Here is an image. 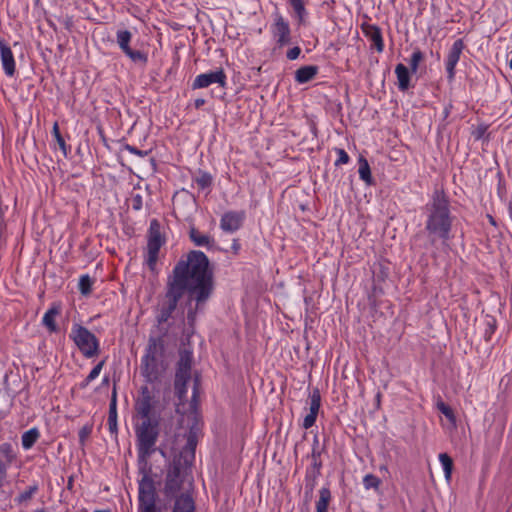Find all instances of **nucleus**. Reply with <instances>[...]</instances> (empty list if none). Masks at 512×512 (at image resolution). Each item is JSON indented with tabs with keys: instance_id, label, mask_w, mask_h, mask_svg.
Listing matches in <instances>:
<instances>
[{
	"instance_id": "obj_1",
	"label": "nucleus",
	"mask_w": 512,
	"mask_h": 512,
	"mask_svg": "<svg viewBox=\"0 0 512 512\" xmlns=\"http://www.w3.org/2000/svg\"><path fill=\"white\" fill-rule=\"evenodd\" d=\"M213 291L212 272L209 260L201 251H192L187 261H179L174 267L173 274L168 278L165 302L156 317L161 336L168 332V320L176 310L178 301L188 292L187 321L192 325L196 313L209 299Z\"/></svg>"
},
{
	"instance_id": "obj_2",
	"label": "nucleus",
	"mask_w": 512,
	"mask_h": 512,
	"mask_svg": "<svg viewBox=\"0 0 512 512\" xmlns=\"http://www.w3.org/2000/svg\"><path fill=\"white\" fill-rule=\"evenodd\" d=\"M182 424L189 427L187 442L178 457L173 459L165 481L164 492L166 496L173 497L174 500L183 493H189L190 481L186 480V469L194 459L195 448L198 437L201 433V424L196 413H190L182 417Z\"/></svg>"
},
{
	"instance_id": "obj_3",
	"label": "nucleus",
	"mask_w": 512,
	"mask_h": 512,
	"mask_svg": "<svg viewBox=\"0 0 512 512\" xmlns=\"http://www.w3.org/2000/svg\"><path fill=\"white\" fill-rule=\"evenodd\" d=\"M138 512H195V503L191 495L183 493L177 497L171 510L158 507L155 501V488L151 478L144 475L139 483Z\"/></svg>"
},
{
	"instance_id": "obj_4",
	"label": "nucleus",
	"mask_w": 512,
	"mask_h": 512,
	"mask_svg": "<svg viewBox=\"0 0 512 512\" xmlns=\"http://www.w3.org/2000/svg\"><path fill=\"white\" fill-rule=\"evenodd\" d=\"M168 367L165 345L162 336H151L142 358V375L150 383L158 381Z\"/></svg>"
},
{
	"instance_id": "obj_5",
	"label": "nucleus",
	"mask_w": 512,
	"mask_h": 512,
	"mask_svg": "<svg viewBox=\"0 0 512 512\" xmlns=\"http://www.w3.org/2000/svg\"><path fill=\"white\" fill-rule=\"evenodd\" d=\"M426 229L430 235L447 240L451 229L448 200L442 192H436Z\"/></svg>"
},
{
	"instance_id": "obj_6",
	"label": "nucleus",
	"mask_w": 512,
	"mask_h": 512,
	"mask_svg": "<svg viewBox=\"0 0 512 512\" xmlns=\"http://www.w3.org/2000/svg\"><path fill=\"white\" fill-rule=\"evenodd\" d=\"M159 420H137L135 434L137 437L138 459L146 464L155 451V444L159 435Z\"/></svg>"
},
{
	"instance_id": "obj_7",
	"label": "nucleus",
	"mask_w": 512,
	"mask_h": 512,
	"mask_svg": "<svg viewBox=\"0 0 512 512\" xmlns=\"http://www.w3.org/2000/svg\"><path fill=\"white\" fill-rule=\"evenodd\" d=\"M70 338L85 357L92 358L98 355L99 341L87 328L74 324L71 329Z\"/></svg>"
},
{
	"instance_id": "obj_8",
	"label": "nucleus",
	"mask_w": 512,
	"mask_h": 512,
	"mask_svg": "<svg viewBox=\"0 0 512 512\" xmlns=\"http://www.w3.org/2000/svg\"><path fill=\"white\" fill-rule=\"evenodd\" d=\"M158 399L151 389L142 387L141 394L136 400L135 411L137 420H159L156 408Z\"/></svg>"
},
{
	"instance_id": "obj_9",
	"label": "nucleus",
	"mask_w": 512,
	"mask_h": 512,
	"mask_svg": "<svg viewBox=\"0 0 512 512\" xmlns=\"http://www.w3.org/2000/svg\"><path fill=\"white\" fill-rule=\"evenodd\" d=\"M192 353L186 349L180 351L175 375V393L182 400L186 396V384L191 379Z\"/></svg>"
},
{
	"instance_id": "obj_10",
	"label": "nucleus",
	"mask_w": 512,
	"mask_h": 512,
	"mask_svg": "<svg viewBox=\"0 0 512 512\" xmlns=\"http://www.w3.org/2000/svg\"><path fill=\"white\" fill-rule=\"evenodd\" d=\"M164 241L160 232V225L157 220H152L149 227V236L147 243V265L151 271H154L158 259V253Z\"/></svg>"
},
{
	"instance_id": "obj_11",
	"label": "nucleus",
	"mask_w": 512,
	"mask_h": 512,
	"mask_svg": "<svg viewBox=\"0 0 512 512\" xmlns=\"http://www.w3.org/2000/svg\"><path fill=\"white\" fill-rule=\"evenodd\" d=\"M217 83L221 87H224L226 84V75L223 69H218L216 71L203 73L198 75L192 84L193 89H201L210 86L211 84Z\"/></svg>"
},
{
	"instance_id": "obj_12",
	"label": "nucleus",
	"mask_w": 512,
	"mask_h": 512,
	"mask_svg": "<svg viewBox=\"0 0 512 512\" xmlns=\"http://www.w3.org/2000/svg\"><path fill=\"white\" fill-rule=\"evenodd\" d=\"M245 218V213L243 211H229L226 212L220 221V227L222 230L226 232H235L237 231Z\"/></svg>"
},
{
	"instance_id": "obj_13",
	"label": "nucleus",
	"mask_w": 512,
	"mask_h": 512,
	"mask_svg": "<svg viewBox=\"0 0 512 512\" xmlns=\"http://www.w3.org/2000/svg\"><path fill=\"white\" fill-rule=\"evenodd\" d=\"M463 47H464L463 42L461 39H459L453 43V45L449 51V54L447 57V62H446V71L448 73L449 80H452L454 77V69H455L457 62L459 61L460 54L462 52Z\"/></svg>"
},
{
	"instance_id": "obj_14",
	"label": "nucleus",
	"mask_w": 512,
	"mask_h": 512,
	"mask_svg": "<svg viewBox=\"0 0 512 512\" xmlns=\"http://www.w3.org/2000/svg\"><path fill=\"white\" fill-rule=\"evenodd\" d=\"M1 62L5 73L13 76L15 73V61L11 48L4 42L0 41Z\"/></svg>"
},
{
	"instance_id": "obj_15",
	"label": "nucleus",
	"mask_w": 512,
	"mask_h": 512,
	"mask_svg": "<svg viewBox=\"0 0 512 512\" xmlns=\"http://www.w3.org/2000/svg\"><path fill=\"white\" fill-rule=\"evenodd\" d=\"M362 30L364 35L373 43L377 52H382L384 49V43L380 28L371 24H363Z\"/></svg>"
},
{
	"instance_id": "obj_16",
	"label": "nucleus",
	"mask_w": 512,
	"mask_h": 512,
	"mask_svg": "<svg viewBox=\"0 0 512 512\" xmlns=\"http://www.w3.org/2000/svg\"><path fill=\"white\" fill-rule=\"evenodd\" d=\"M274 36L277 38V43L284 46L290 43V28L288 23L282 18L278 17L274 24Z\"/></svg>"
},
{
	"instance_id": "obj_17",
	"label": "nucleus",
	"mask_w": 512,
	"mask_h": 512,
	"mask_svg": "<svg viewBox=\"0 0 512 512\" xmlns=\"http://www.w3.org/2000/svg\"><path fill=\"white\" fill-rule=\"evenodd\" d=\"M61 313V304L53 303L43 316L42 323L50 331L56 332L58 327L56 325V317Z\"/></svg>"
},
{
	"instance_id": "obj_18",
	"label": "nucleus",
	"mask_w": 512,
	"mask_h": 512,
	"mask_svg": "<svg viewBox=\"0 0 512 512\" xmlns=\"http://www.w3.org/2000/svg\"><path fill=\"white\" fill-rule=\"evenodd\" d=\"M395 74L397 76V85L399 90L406 91L410 87V71L408 68L402 64L399 63L395 68Z\"/></svg>"
},
{
	"instance_id": "obj_19",
	"label": "nucleus",
	"mask_w": 512,
	"mask_h": 512,
	"mask_svg": "<svg viewBox=\"0 0 512 512\" xmlns=\"http://www.w3.org/2000/svg\"><path fill=\"white\" fill-rule=\"evenodd\" d=\"M116 404H117V395H116V389H113L111 401L109 405V415H108V425L109 430L113 433L117 430V410H116Z\"/></svg>"
},
{
	"instance_id": "obj_20",
	"label": "nucleus",
	"mask_w": 512,
	"mask_h": 512,
	"mask_svg": "<svg viewBox=\"0 0 512 512\" xmlns=\"http://www.w3.org/2000/svg\"><path fill=\"white\" fill-rule=\"evenodd\" d=\"M318 68L316 66H303L295 73V79L299 83H306L314 78L317 74Z\"/></svg>"
},
{
	"instance_id": "obj_21",
	"label": "nucleus",
	"mask_w": 512,
	"mask_h": 512,
	"mask_svg": "<svg viewBox=\"0 0 512 512\" xmlns=\"http://www.w3.org/2000/svg\"><path fill=\"white\" fill-rule=\"evenodd\" d=\"M189 234L196 246L211 247L213 244V239L209 235L201 233L196 228H191Z\"/></svg>"
},
{
	"instance_id": "obj_22",
	"label": "nucleus",
	"mask_w": 512,
	"mask_h": 512,
	"mask_svg": "<svg viewBox=\"0 0 512 512\" xmlns=\"http://www.w3.org/2000/svg\"><path fill=\"white\" fill-rule=\"evenodd\" d=\"M330 499V490L328 488H322L319 491V500L316 502V512H327Z\"/></svg>"
},
{
	"instance_id": "obj_23",
	"label": "nucleus",
	"mask_w": 512,
	"mask_h": 512,
	"mask_svg": "<svg viewBox=\"0 0 512 512\" xmlns=\"http://www.w3.org/2000/svg\"><path fill=\"white\" fill-rule=\"evenodd\" d=\"M39 437V431L36 428H32L22 435V446L24 449H30Z\"/></svg>"
},
{
	"instance_id": "obj_24",
	"label": "nucleus",
	"mask_w": 512,
	"mask_h": 512,
	"mask_svg": "<svg viewBox=\"0 0 512 512\" xmlns=\"http://www.w3.org/2000/svg\"><path fill=\"white\" fill-rule=\"evenodd\" d=\"M132 34L127 30H119L117 32V43L123 52L130 49L129 43L131 41Z\"/></svg>"
},
{
	"instance_id": "obj_25",
	"label": "nucleus",
	"mask_w": 512,
	"mask_h": 512,
	"mask_svg": "<svg viewBox=\"0 0 512 512\" xmlns=\"http://www.w3.org/2000/svg\"><path fill=\"white\" fill-rule=\"evenodd\" d=\"M359 176L360 178L365 181L366 183L370 184L371 183V172H370V166L368 164V161L363 158V157H360L359 159Z\"/></svg>"
},
{
	"instance_id": "obj_26",
	"label": "nucleus",
	"mask_w": 512,
	"mask_h": 512,
	"mask_svg": "<svg viewBox=\"0 0 512 512\" xmlns=\"http://www.w3.org/2000/svg\"><path fill=\"white\" fill-rule=\"evenodd\" d=\"M439 460L442 464V467H443V470L445 473V478L447 481H449L451 478V473H452V469H453L452 458L447 453H441L439 455Z\"/></svg>"
},
{
	"instance_id": "obj_27",
	"label": "nucleus",
	"mask_w": 512,
	"mask_h": 512,
	"mask_svg": "<svg viewBox=\"0 0 512 512\" xmlns=\"http://www.w3.org/2000/svg\"><path fill=\"white\" fill-rule=\"evenodd\" d=\"M438 410L446 417L452 427L455 426V415L451 407L445 404L443 401L437 402Z\"/></svg>"
},
{
	"instance_id": "obj_28",
	"label": "nucleus",
	"mask_w": 512,
	"mask_h": 512,
	"mask_svg": "<svg viewBox=\"0 0 512 512\" xmlns=\"http://www.w3.org/2000/svg\"><path fill=\"white\" fill-rule=\"evenodd\" d=\"M321 396L319 391L316 389L310 395V407L309 413L317 415L320 409Z\"/></svg>"
},
{
	"instance_id": "obj_29",
	"label": "nucleus",
	"mask_w": 512,
	"mask_h": 512,
	"mask_svg": "<svg viewBox=\"0 0 512 512\" xmlns=\"http://www.w3.org/2000/svg\"><path fill=\"white\" fill-rule=\"evenodd\" d=\"M484 324L486 326L484 336L485 339L488 340L496 330V320L492 316L486 315Z\"/></svg>"
},
{
	"instance_id": "obj_30",
	"label": "nucleus",
	"mask_w": 512,
	"mask_h": 512,
	"mask_svg": "<svg viewBox=\"0 0 512 512\" xmlns=\"http://www.w3.org/2000/svg\"><path fill=\"white\" fill-rule=\"evenodd\" d=\"M424 59V54L420 50H415L410 59L411 73H416L420 62Z\"/></svg>"
},
{
	"instance_id": "obj_31",
	"label": "nucleus",
	"mask_w": 512,
	"mask_h": 512,
	"mask_svg": "<svg viewBox=\"0 0 512 512\" xmlns=\"http://www.w3.org/2000/svg\"><path fill=\"white\" fill-rule=\"evenodd\" d=\"M37 490V485L30 486L27 490L20 493L16 500L18 501L19 504H23L30 500L33 497V495L37 492Z\"/></svg>"
},
{
	"instance_id": "obj_32",
	"label": "nucleus",
	"mask_w": 512,
	"mask_h": 512,
	"mask_svg": "<svg viewBox=\"0 0 512 512\" xmlns=\"http://www.w3.org/2000/svg\"><path fill=\"white\" fill-rule=\"evenodd\" d=\"M52 132H53V135L55 137V140H56L57 144L59 145V148L62 150L64 155H66L67 154L66 143H65V140H64V138L62 137V135L60 133V129H59V126H58L57 122L54 123Z\"/></svg>"
},
{
	"instance_id": "obj_33",
	"label": "nucleus",
	"mask_w": 512,
	"mask_h": 512,
	"mask_svg": "<svg viewBox=\"0 0 512 512\" xmlns=\"http://www.w3.org/2000/svg\"><path fill=\"white\" fill-rule=\"evenodd\" d=\"M380 479L372 474H368L363 479V484L366 489H378L380 486Z\"/></svg>"
},
{
	"instance_id": "obj_34",
	"label": "nucleus",
	"mask_w": 512,
	"mask_h": 512,
	"mask_svg": "<svg viewBox=\"0 0 512 512\" xmlns=\"http://www.w3.org/2000/svg\"><path fill=\"white\" fill-rule=\"evenodd\" d=\"M92 281L88 275H83L79 280V289L82 294L87 295L91 291Z\"/></svg>"
},
{
	"instance_id": "obj_35",
	"label": "nucleus",
	"mask_w": 512,
	"mask_h": 512,
	"mask_svg": "<svg viewBox=\"0 0 512 512\" xmlns=\"http://www.w3.org/2000/svg\"><path fill=\"white\" fill-rule=\"evenodd\" d=\"M132 61L146 63L147 57L141 51H134L131 48L124 52Z\"/></svg>"
},
{
	"instance_id": "obj_36",
	"label": "nucleus",
	"mask_w": 512,
	"mask_h": 512,
	"mask_svg": "<svg viewBox=\"0 0 512 512\" xmlns=\"http://www.w3.org/2000/svg\"><path fill=\"white\" fill-rule=\"evenodd\" d=\"M289 2L293 7L295 13L297 14L298 18L302 20L306 13L303 0H289Z\"/></svg>"
},
{
	"instance_id": "obj_37",
	"label": "nucleus",
	"mask_w": 512,
	"mask_h": 512,
	"mask_svg": "<svg viewBox=\"0 0 512 512\" xmlns=\"http://www.w3.org/2000/svg\"><path fill=\"white\" fill-rule=\"evenodd\" d=\"M93 425L92 424H86L84 425L80 431H79V442L82 446H84L86 440L89 438V436L92 433Z\"/></svg>"
},
{
	"instance_id": "obj_38",
	"label": "nucleus",
	"mask_w": 512,
	"mask_h": 512,
	"mask_svg": "<svg viewBox=\"0 0 512 512\" xmlns=\"http://www.w3.org/2000/svg\"><path fill=\"white\" fill-rule=\"evenodd\" d=\"M211 182H212L211 176L206 173L202 174L200 177H198L196 179V183L202 189L209 187L211 185Z\"/></svg>"
},
{
	"instance_id": "obj_39",
	"label": "nucleus",
	"mask_w": 512,
	"mask_h": 512,
	"mask_svg": "<svg viewBox=\"0 0 512 512\" xmlns=\"http://www.w3.org/2000/svg\"><path fill=\"white\" fill-rule=\"evenodd\" d=\"M336 153L338 155V159L335 161L336 166L348 163L349 156L343 149H336Z\"/></svg>"
},
{
	"instance_id": "obj_40",
	"label": "nucleus",
	"mask_w": 512,
	"mask_h": 512,
	"mask_svg": "<svg viewBox=\"0 0 512 512\" xmlns=\"http://www.w3.org/2000/svg\"><path fill=\"white\" fill-rule=\"evenodd\" d=\"M103 365H104V362L102 361V362L98 363V364H97V365H96V366L91 370V372H90V373H89V375L87 376V377H88V381H92V380L96 379V378L99 376V374H100V372H101V370H102V368H103Z\"/></svg>"
},
{
	"instance_id": "obj_41",
	"label": "nucleus",
	"mask_w": 512,
	"mask_h": 512,
	"mask_svg": "<svg viewBox=\"0 0 512 512\" xmlns=\"http://www.w3.org/2000/svg\"><path fill=\"white\" fill-rule=\"evenodd\" d=\"M316 418L317 415L308 413L304 418L303 427L305 429L312 427L315 424Z\"/></svg>"
},
{
	"instance_id": "obj_42",
	"label": "nucleus",
	"mask_w": 512,
	"mask_h": 512,
	"mask_svg": "<svg viewBox=\"0 0 512 512\" xmlns=\"http://www.w3.org/2000/svg\"><path fill=\"white\" fill-rule=\"evenodd\" d=\"M7 464L0 459V487L3 486L7 477Z\"/></svg>"
},
{
	"instance_id": "obj_43",
	"label": "nucleus",
	"mask_w": 512,
	"mask_h": 512,
	"mask_svg": "<svg viewBox=\"0 0 512 512\" xmlns=\"http://www.w3.org/2000/svg\"><path fill=\"white\" fill-rule=\"evenodd\" d=\"M301 50L299 47H294L287 52V58L289 60H295L300 55Z\"/></svg>"
},
{
	"instance_id": "obj_44",
	"label": "nucleus",
	"mask_w": 512,
	"mask_h": 512,
	"mask_svg": "<svg viewBox=\"0 0 512 512\" xmlns=\"http://www.w3.org/2000/svg\"><path fill=\"white\" fill-rule=\"evenodd\" d=\"M133 208L135 210H140L142 208V197L140 195H136L133 198Z\"/></svg>"
},
{
	"instance_id": "obj_45",
	"label": "nucleus",
	"mask_w": 512,
	"mask_h": 512,
	"mask_svg": "<svg viewBox=\"0 0 512 512\" xmlns=\"http://www.w3.org/2000/svg\"><path fill=\"white\" fill-rule=\"evenodd\" d=\"M127 150H129L131 153H134V154H137V155H142V152L139 151L137 148H135L133 146L128 145L127 146Z\"/></svg>"
},
{
	"instance_id": "obj_46",
	"label": "nucleus",
	"mask_w": 512,
	"mask_h": 512,
	"mask_svg": "<svg viewBox=\"0 0 512 512\" xmlns=\"http://www.w3.org/2000/svg\"><path fill=\"white\" fill-rule=\"evenodd\" d=\"M205 104V100L202 99V98H199V99H196L195 100V107L196 108H200L201 106H203Z\"/></svg>"
},
{
	"instance_id": "obj_47",
	"label": "nucleus",
	"mask_w": 512,
	"mask_h": 512,
	"mask_svg": "<svg viewBox=\"0 0 512 512\" xmlns=\"http://www.w3.org/2000/svg\"><path fill=\"white\" fill-rule=\"evenodd\" d=\"M232 249H233L234 253H238V251L240 249V244L238 243V241L234 240V242L232 244Z\"/></svg>"
},
{
	"instance_id": "obj_48",
	"label": "nucleus",
	"mask_w": 512,
	"mask_h": 512,
	"mask_svg": "<svg viewBox=\"0 0 512 512\" xmlns=\"http://www.w3.org/2000/svg\"><path fill=\"white\" fill-rule=\"evenodd\" d=\"M0 451L8 454V452L10 451V446L8 444H4L0 447Z\"/></svg>"
},
{
	"instance_id": "obj_49",
	"label": "nucleus",
	"mask_w": 512,
	"mask_h": 512,
	"mask_svg": "<svg viewBox=\"0 0 512 512\" xmlns=\"http://www.w3.org/2000/svg\"><path fill=\"white\" fill-rule=\"evenodd\" d=\"M507 62H508L509 68L512 70V51L508 54Z\"/></svg>"
},
{
	"instance_id": "obj_50",
	"label": "nucleus",
	"mask_w": 512,
	"mask_h": 512,
	"mask_svg": "<svg viewBox=\"0 0 512 512\" xmlns=\"http://www.w3.org/2000/svg\"><path fill=\"white\" fill-rule=\"evenodd\" d=\"M91 381H88V377H86V379L80 384V387L81 388H85L88 386V384L90 383Z\"/></svg>"
},
{
	"instance_id": "obj_51",
	"label": "nucleus",
	"mask_w": 512,
	"mask_h": 512,
	"mask_svg": "<svg viewBox=\"0 0 512 512\" xmlns=\"http://www.w3.org/2000/svg\"><path fill=\"white\" fill-rule=\"evenodd\" d=\"M473 135H474L475 139H477V140L480 139V130H475L473 132Z\"/></svg>"
},
{
	"instance_id": "obj_52",
	"label": "nucleus",
	"mask_w": 512,
	"mask_h": 512,
	"mask_svg": "<svg viewBox=\"0 0 512 512\" xmlns=\"http://www.w3.org/2000/svg\"><path fill=\"white\" fill-rule=\"evenodd\" d=\"M380 399H381V393H377L376 395V401H377V404L379 405L380 403Z\"/></svg>"
},
{
	"instance_id": "obj_53",
	"label": "nucleus",
	"mask_w": 512,
	"mask_h": 512,
	"mask_svg": "<svg viewBox=\"0 0 512 512\" xmlns=\"http://www.w3.org/2000/svg\"><path fill=\"white\" fill-rule=\"evenodd\" d=\"M488 218H489V221H490L491 223H494V220H493L492 216L488 215Z\"/></svg>"
},
{
	"instance_id": "obj_54",
	"label": "nucleus",
	"mask_w": 512,
	"mask_h": 512,
	"mask_svg": "<svg viewBox=\"0 0 512 512\" xmlns=\"http://www.w3.org/2000/svg\"><path fill=\"white\" fill-rule=\"evenodd\" d=\"M488 218H489V221H490L491 223H494V220H493L492 216L488 215Z\"/></svg>"
},
{
	"instance_id": "obj_55",
	"label": "nucleus",
	"mask_w": 512,
	"mask_h": 512,
	"mask_svg": "<svg viewBox=\"0 0 512 512\" xmlns=\"http://www.w3.org/2000/svg\"><path fill=\"white\" fill-rule=\"evenodd\" d=\"M385 276L386 274L383 271H381V279H384Z\"/></svg>"
},
{
	"instance_id": "obj_56",
	"label": "nucleus",
	"mask_w": 512,
	"mask_h": 512,
	"mask_svg": "<svg viewBox=\"0 0 512 512\" xmlns=\"http://www.w3.org/2000/svg\"><path fill=\"white\" fill-rule=\"evenodd\" d=\"M107 382H108V378H105V379L103 380V383H107Z\"/></svg>"
},
{
	"instance_id": "obj_57",
	"label": "nucleus",
	"mask_w": 512,
	"mask_h": 512,
	"mask_svg": "<svg viewBox=\"0 0 512 512\" xmlns=\"http://www.w3.org/2000/svg\"><path fill=\"white\" fill-rule=\"evenodd\" d=\"M195 397H196V391L194 390V393H193V398H195Z\"/></svg>"
},
{
	"instance_id": "obj_58",
	"label": "nucleus",
	"mask_w": 512,
	"mask_h": 512,
	"mask_svg": "<svg viewBox=\"0 0 512 512\" xmlns=\"http://www.w3.org/2000/svg\"><path fill=\"white\" fill-rule=\"evenodd\" d=\"M95 512H108V511H101V510H97V511H95Z\"/></svg>"
}]
</instances>
